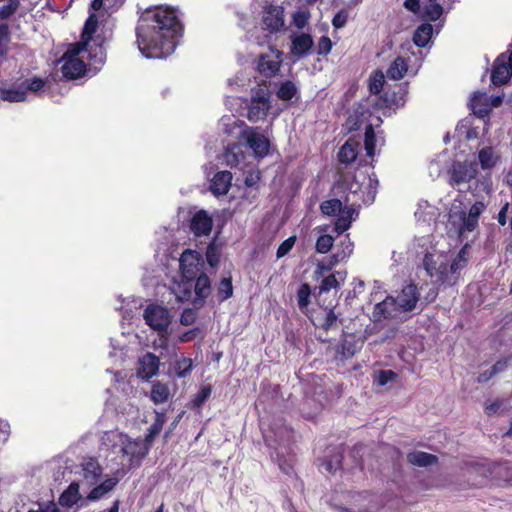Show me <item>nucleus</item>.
Returning <instances> with one entry per match:
<instances>
[{"label":"nucleus","mask_w":512,"mask_h":512,"mask_svg":"<svg viewBox=\"0 0 512 512\" xmlns=\"http://www.w3.org/2000/svg\"><path fill=\"white\" fill-rule=\"evenodd\" d=\"M182 26L173 9L157 7L145 11L136 28L140 52L146 58L162 59L171 55Z\"/></svg>","instance_id":"f257e3e1"},{"label":"nucleus","mask_w":512,"mask_h":512,"mask_svg":"<svg viewBox=\"0 0 512 512\" xmlns=\"http://www.w3.org/2000/svg\"><path fill=\"white\" fill-rule=\"evenodd\" d=\"M468 262L467 247H463L453 259L443 252L427 253L423 259V267L430 278L436 284L454 285L460 271L464 269Z\"/></svg>","instance_id":"f03ea898"},{"label":"nucleus","mask_w":512,"mask_h":512,"mask_svg":"<svg viewBox=\"0 0 512 512\" xmlns=\"http://www.w3.org/2000/svg\"><path fill=\"white\" fill-rule=\"evenodd\" d=\"M85 60L89 65L97 68L105 61V52L102 46H96L94 52L82 44H71L60 59L61 71L67 79H77L86 71Z\"/></svg>","instance_id":"7ed1b4c3"},{"label":"nucleus","mask_w":512,"mask_h":512,"mask_svg":"<svg viewBox=\"0 0 512 512\" xmlns=\"http://www.w3.org/2000/svg\"><path fill=\"white\" fill-rule=\"evenodd\" d=\"M359 184H351V193L345 197L344 201L339 199H330L324 201L320 209L327 216H337L335 230L337 233H343L350 228L352 221L358 216L360 203Z\"/></svg>","instance_id":"20e7f679"},{"label":"nucleus","mask_w":512,"mask_h":512,"mask_svg":"<svg viewBox=\"0 0 512 512\" xmlns=\"http://www.w3.org/2000/svg\"><path fill=\"white\" fill-rule=\"evenodd\" d=\"M202 265V258L196 251L188 249L182 253L179 259L181 281L174 282L170 288L179 302L187 301L192 296L193 281Z\"/></svg>","instance_id":"39448f33"},{"label":"nucleus","mask_w":512,"mask_h":512,"mask_svg":"<svg viewBox=\"0 0 512 512\" xmlns=\"http://www.w3.org/2000/svg\"><path fill=\"white\" fill-rule=\"evenodd\" d=\"M477 172V164L474 162H455L447 171V183L459 192H465L462 187L469 184Z\"/></svg>","instance_id":"423d86ee"},{"label":"nucleus","mask_w":512,"mask_h":512,"mask_svg":"<svg viewBox=\"0 0 512 512\" xmlns=\"http://www.w3.org/2000/svg\"><path fill=\"white\" fill-rule=\"evenodd\" d=\"M486 209V205L482 201L475 202L466 214L464 211L450 214V221L456 227L457 232L462 235L465 232L473 231L478 225L479 216Z\"/></svg>","instance_id":"0eeeda50"},{"label":"nucleus","mask_w":512,"mask_h":512,"mask_svg":"<svg viewBox=\"0 0 512 512\" xmlns=\"http://www.w3.org/2000/svg\"><path fill=\"white\" fill-rule=\"evenodd\" d=\"M263 29L268 33L263 38L257 37V43L264 45L270 43L271 34L280 31L284 27V9L281 6L270 5L264 9L262 17Z\"/></svg>","instance_id":"6e6552de"},{"label":"nucleus","mask_w":512,"mask_h":512,"mask_svg":"<svg viewBox=\"0 0 512 512\" xmlns=\"http://www.w3.org/2000/svg\"><path fill=\"white\" fill-rule=\"evenodd\" d=\"M239 141L244 142L256 157L263 158L269 153V140L258 131V128L245 126L240 132Z\"/></svg>","instance_id":"1a4fd4ad"},{"label":"nucleus","mask_w":512,"mask_h":512,"mask_svg":"<svg viewBox=\"0 0 512 512\" xmlns=\"http://www.w3.org/2000/svg\"><path fill=\"white\" fill-rule=\"evenodd\" d=\"M270 95L266 87H258L253 90L251 102L248 106V119L257 122L264 119L270 109Z\"/></svg>","instance_id":"9d476101"},{"label":"nucleus","mask_w":512,"mask_h":512,"mask_svg":"<svg viewBox=\"0 0 512 512\" xmlns=\"http://www.w3.org/2000/svg\"><path fill=\"white\" fill-rule=\"evenodd\" d=\"M143 317L146 324L161 336L167 332L171 323L169 311L160 305L151 304L147 306L144 310Z\"/></svg>","instance_id":"9b49d317"},{"label":"nucleus","mask_w":512,"mask_h":512,"mask_svg":"<svg viewBox=\"0 0 512 512\" xmlns=\"http://www.w3.org/2000/svg\"><path fill=\"white\" fill-rule=\"evenodd\" d=\"M282 52L276 48L271 47L270 52L262 54L258 61V70L261 74L271 77L275 75L281 64Z\"/></svg>","instance_id":"f8f14e48"},{"label":"nucleus","mask_w":512,"mask_h":512,"mask_svg":"<svg viewBox=\"0 0 512 512\" xmlns=\"http://www.w3.org/2000/svg\"><path fill=\"white\" fill-rule=\"evenodd\" d=\"M401 310L399 309L394 297L387 296L383 301L376 304L372 312L374 321H381L387 318H398Z\"/></svg>","instance_id":"ddd939ff"},{"label":"nucleus","mask_w":512,"mask_h":512,"mask_svg":"<svg viewBox=\"0 0 512 512\" xmlns=\"http://www.w3.org/2000/svg\"><path fill=\"white\" fill-rule=\"evenodd\" d=\"M15 79L0 82V100L23 102L26 100L25 87L21 83H13Z\"/></svg>","instance_id":"4468645a"},{"label":"nucleus","mask_w":512,"mask_h":512,"mask_svg":"<svg viewBox=\"0 0 512 512\" xmlns=\"http://www.w3.org/2000/svg\"><path fill=\"white\" fill-rule=\"evenodd\" d=\"M401 312H409L416 308L419 301V292L415 284H408L403 287L395 298Z\"/></svg>","instance_id":"2eb2a0df"},{"label":"nucleus","mask_w":512,"mask_h":512,"mask_svg":"<svg viewBox=\"0 0 512 512\" xmlns=\"http://www.w3.org/2000/svg\"><path fill=\"white\" fill-rule=\"evenodd\" d=\"M290 38V52L297 58L307 56L314 45L311 35L307 33L293 34Z\"/></svg>","instance_id":"dca6fc26"},{"label":"nucleus","mask_w":512,"mask_h":512,"mask_svg":"<svg viewBox=\"0 0 512 512\" xmlns=\"http://www.w3.org/2000/svg\"><path fill=\"white\" fill-rule=\"evenodd\" d=\"M511 67L507 63V56L501 54L494 62L491 80L496 86L505 84L511 75Z\"/></svg>","instance_id":"f3484780"},{"label":"nucleus","mask_w":512,"mask_h":512,"mask_svg":"<svg viewBox=\"0 0 512 512\" xmlns=\"http://www.w3.org/2000/svg\"><path fill=\"white\" fill-rule=\"evenodd\" d=\"M213 221L206 211H198L191 219L190 228L196 236H207L210 234Z\"/></svg>","instance_id":"a211bd4d"},{"label":"nucleus","mask_w":512,"mask_h":512,"mask_svg":"<svg viewBox=\"0 0 512 512\" xmlns=\"http://www.w3.org/2000/svg\"><path fill=\"white\" fill-rule=\"evenodd\" d=\"M159 358L153 353H146L139 359L138 375L143 379H150L159 370Z\"/></svg>","instance_id":"6ab92c4d"},{"label":"nucleus","mask_w":512,"mask_h":512,"mask_svg":"<svg viewBox=\"0 0 512 512\" xmlns=\"http://www.w3.org/2000/svg\"><path fill=\"white\" fill-rule=\"evenodd\" d=\"M232 183V174L229 171L217 172L210 185V191L215 196H221L228 193Z\"/></svg>","instance_id":"aec40b11"},{"label":"nucleus","mask_w":512,"mask_h":512,"mask_svg":"<svg viewBox=\"0 0 512 512\" xmlns=\"http://www.w3.org/2000/svg\"><path fill=\"white\" fill-rule=\"evenodd\" d=\"M123 456L128 458L130 465H135L145 456L143 446L140 442L131 441L126 437V441L120 446Z\"/></svg>","instance_id":"412c9836"},{"label":"nucleus","mask_w":512,"mask_h":512,"mask_svg":"<svg viewBox=\"0 0 512 512\" xmlns=\"http://www.w3.org/2000/svg\"><path fill=\"white\" fill-rule=\"evenodd\" d=\"M82 471L84 477L82 484L85 483L88 486L95 484L99 480L102 473L101 467L99 466L97 460L94 458H85L83 460Z\"/></svg>","instance_id":"4be33fe9"},{"label":"nucleus","mask_w":512,"mask_h":512,"mask_svg":"<svg viewBox=\"0 0 512 512\" xmlns=\"http://www.w3.org/2000/svg\"><path fill=\"white\" fill-rule=\"evenodd\" d=\"M98 20L95 14H90L88 19L85 22L84 29L82 32L81 41L76 44H82V46L87 47L89 50L94 52L96 46H99L96 43H93V34L96 32Z\"/></svg>","instance_id":"5701e85b"},{"label":"nucleus","mask_w":512,"mask_h":512,"mask_svg":"<svg viewBox=\"0 0 512 512\" xmlns=\"http://www.w3.org/2000/svg\"><path fill=\"white\" fill-rule=\"evenodd\" d=\"M473 113L479 117H485L491 110L490 98L486 93L476 92L470 100Z\"/></svg>","instance_id":"b1692460"},{"label":"nucleus","mask_w":512,"mask_h":512,"mask_svg":"<svg viewBox=\"0 0 512 512\" xmlns=\"http://www.w3.org/2000/svg\"><path fill=\"white\" fill-rule=\"evenodd\" d=\"M359 141L355 139H348L345 144L341 147L339 152V160L342 163H352L358 154Z\"/></svg>","instance_id":"393cba45"},{"label":"nucleus","mask_w":512,"mask_h":512,"mask_svg":"<svg viewBox=\"0 0 512 512\" xmlns=\"http://www.w3.org/2000/svg\"><path fill=\"white\" fill-rule=\"evenodd\" d=\"M195 280V283L193 282L192 290L194 289L196 300L203 301L211 292L210 279L205 274H199Z\"/></svg>","instance_id":"a878e982"},{"label":"nucleus","mask_w":512,"mask_h":512,"mask_svg":"<svg viewBox=\"0 0 512 512\" xmlns=\"http://www.w3.org/2000/svg\"><path fill=\"white\" fill-rule=\"evenodd\" d=\"M244 153L239 144L226 148L223 154V161L230 167L238 166L244 160Z\"/></svg>","instance_id":"bb28decb"},{"label":"nucleus","mask_w":512,"mask_h":512,"mask_svg":"<svg viewBox=\"0 0 512 512\" xmlns=\"http://www.w3.org/2000/svg\"><path fill=\"white\" fill-rule=\"evenodd\" d=\"M79 484L71 483L69 487L61 494L59 503L65 507H72L80 500Z\"/></svg>","instance_id":"cd10ccee"},{"label":"nucleus","mask_w":512,"mask_h":512,"mask_svg":"<svg viewBox=\"0 0 512 512\" xmlns=\"http://www.w3.org/2000/svg\"><path fill=\"white\" fill-rule=\"evenodd\" d=\"M408 70V63L402 57H397L387 69V77L393 80L402 79Z\"/></svg>","instance_id":"c85d7f7f"},{"label":"nucleus","mask_w":512,"mask_h":512,"mask_svg":"<svg viewBox=\"0 0 512 512\" xmlns=\"http://www.w3.org/2000/svg\"><path fill=\"white\" fill-rule=\"evenodd\" d=\"M433 34V27L429 23L421 24L413 35V42L418 47H425Z\"/></svg>","instance_id":"c756f323"},{"label":"nucleus","mask_w":512,"mask_h":512,"mask_svg":"<svg viewBox=\"0 0 512 512\" xmlns=\"http://www.w3.org/2000/svg\"><path fill=\"white\" fill-rule=\"evenodd\" d=\"M150 397L155 404L165 403L170 397V389L168 385L159 381L154 382Z\"/></svg>","instance_id":"7c9ffc66"},{"label":"nucleus","mask_w":512,"mask_h":512,"mask_svg":"<svg viewBox=\"0 0 512 512\" xmlns=\"http://www.w3.org/2000/svg\"><path fill=\"white\" fill-rule=\"evenodd\" d=\"M408 461L419 467H426L436 462L437 458L423 451H414L407 455Z\"/></svg>","instance_id":"2f4dec72"},{"label":"nucleus","mask_w":512,"mask_h":512,"mask_svg":"<svg viewBox=\"0 0 512 512\" xmlns=\"http://www.w3.org/2000/svg\"><path fill=\"white\" fill-rule=\"evenodd\" d=\"M117 479L115 478H108L104 482H102L100 485L94 487L89 494L87 495V498L89 500H98L102 496H104L106 493L111 491L115 485L117 484Z\"/></svg>","instance_id":"473e14b6"},{"label":"nucleus","mask_w":512,"mask_h":512,"mask_svg":"<svg viewBox=\"0 0 512 512\" xmlns=\"http://www.w3.org/2000/svg\"><path fill=\"white\" fill-rule=\"evenodd\" d=\"M126 437V435L117 430L106 431L101 437V442L107 448H115L117 446L120 447L126 441Z\"/></svg>","instance_id":"72a5a7b5"},{"label":"nucleus","mask_w":512,"mask_h":512,"mask_svg":"<svg viewBox=\"0 0 512 512\" xmlns=\"http://www.w3.org/2000/svg\"><path fill=\"white\" fill-rule=\"evenodd\" d=\"M368 114L369 112L365 105H357L353 114H351L348 118L349 129H358L360 124L367 119Z\"/></svg>","instance_id":"f704fd0d"},{"label":"nucleus","mask_w":512,"mask_h":512,"mask_svg":"<svg viewBox=\"0 0 512 512\" xmlns=\"http://www.w3.org/2000/svg\"><path fill=\"white\" fill-rule=\"evenodd\" d=\"M478 158L482 169H490L497 162V155L491 147L482 148L478 153Z\"/></svg>","instance_id":"c9c22d12"},{"label":"nucleus","mask_w":512,"mask_h":512,"mask_svg":"<svg viewBox=\"0 0 512 512\" xmlns=\"http://www.w3.org/2000/svg\"><path fill=\"white\" fill-rule=\"evenodd\" d=\"M443 5V3L440 4L437 1H428V4L424 7L422 17L429 21H436L443 13Z\"/></svg>","instance_id":"e433bc0d"},{"label":"nucleus","mask_w":512,"mask_h":512,"mask_svg":"<svg viewBox=\"0 0 512 512\" xmlns=\"http://www.w3.org/2000/svg\"><path fill=\"white\" fill-rule=\"evenodd\" d=\"M297 93L298 89L296 85L291 81H285L280 85L277 91V96L283 101H289L295 97Z\"/></svg>","instance_id":"4c0bfd02"},{"label":"nucleus","mask_w":512,"mask_h":512,"mask_svg":"<svg viewBox=\"0 0 512 512\" xmlns=\"http://www.w3.org/2000/svg\"><path fill=\"white\" fill-rule=\"evenodd\" d=\"M13 83H21L25 87V96L27 97L28 91L37 92L44 86V81L41 78L27 79L19 77Z\"/></svg>","instance_id":"58836bf2"},{"label":"nucleus","mask_w":512,"mask_h":512,"mask_svg":"<svg viewBox=\"0 0 512 512\" xmlns=\"http://www.w3.org/2000/svg\"><path fill=\"white\" fill-rule=\"evenodd\" d=\"M375 133L373 130V125L368 124L365 130V138H364V147L366 151V155L369 157H373L375 155Z\"/></svg>","instance_id":"ea45409f"},{"label":"nucleus","mask_w":512,"mask_h":512,"mask_svg":"<svg viewBox=\"0 0 512 512\" xmlns=\"http://www.w3.org/2000/svg\"><path fill=\"white\" fill-rule=\"evenodd\" d=\"M385 83V76L382 71H376L370 76L369 90L373 94H378L383 88Z\"/></svg>","instance_id":"a19ab883"},{"label":"nucleus","mask_w":512,"mask_h":512,"mask_svg":"<svg viewBox=\"0 0 512 512\" xmlns=\"http://www.w3.org/2000/svg\"><path fill=\"white\" fill-rule=\"evenodd\" d=\"M311 289L308 284H302L297 291V302L301 311L310 303Z\"/></svg>","instance_id":"79ce46f5"},{"label":"nucleus","mask_w":512,"mask_h":512,"mask_svg":"<svg viewBox=\"0 0 512 512\" xmlns=\"http://www.w3.org/2000/svg\"><path fill=\"white\" fill-rule=\"evenodd\" d=\"M334 238L331 235L324 234L319 236L316 241V251L321 254H325L330 251L333 246Z\"/></svg>","instance_id":"37998d69"},{"label":"nucleus","mask_w":512,"mask_h":512,"mask_svg":"<svg viewBox=\"0 0 512 512\" xmlns=\"http://www.w3.org/2000/svg\"><path fill=\"white\" fill-rule=\"evenodd\" d=\"M233 287L231 279L223 278L218 285V296L221 301H224L232 296Z\"/></svg>","instance_id":"c03bdc74"},{"label":"nucleus","mask_w":512,"mask_h":512,"mask_svg":"<svg viewBox=\"0 0 512 512\" xmlns=\"http://www.w3.org/2000/svg\"><path fill=\"white\" fill-rule=\"evenodd\" d=\"M192 370V360L183 358L176 362L175 372L178 377L183 378L190 374Z\"/></svg>","instance_id":"a18cd8bd"},{"label":"nucleus","mask_w":512,"mask_h":512,"mask_svg":"<svg viewBox=\"0 0 512 512\" xmlns=\"http://www.w3.org/2000/svg\"><path fill=\"white\" fill-rule=\"evenodd\" d=\"M397 377V374L392 370H380L375 374V382L380 386H385L392 382Z\"/></svg>","instance_id":"49530a36"},{"label":"nucleus","mask_w":512,"mask_h":512,"mask_svg":"<svg viewBox=\"0 0 512 512\" xmlns=\"http://www.w3.org/2000/svg\"><path fill=\"white\" fill-rule=\"evenodd\" d=\"M310 18V13L305 10H299L293 14V24L298 29H303L307 24Z\"/></svg>","instance_id":"de8ad7c7"},{"label":"nucleus","mask_w":512,"mask_h":512,"mask_svg":"<svg viewBox=\"0 0 512 512\" xmlns=\"http://www.w3.org/2000/svg\"><path fill=\"white\" fill-rule=\"evenodd\" d=\"M8 42H9L8 26L5 23H0V57L6 53Z\"/></svg>","instance_id":"09e8293b"},{"label":"nucleus","mask_w":512,"mask_h":512,"mask_svg":"<svg viewBox=\"0 0 512 512\" xmlns=\"http://www.w3.org/2000/svg\"><path fill=\"white\" fill-rule=\"evenodd\" d=\"M8 42H9L8 26L5 23H0V57L6 53Z\"/></svg>","instance_id":"8fccbe9b"},{"label":"nucleus","mask_w":512,"mask_h":512,"mask_svg":"<svg viewBox=\"0 0 512 512\" xmlns=\"http://www.w3.org/2000/svg\"><path fill=\"white\" fill-rule=\"evenodd\" d=\"M339 285L338 279L336 277V274H330L327 277H325L320 285V291L321 292H328L332 288H336Z\"/></svg>","instance_id":"3c124183"},{"label":"nucleus","mask_w":512,"mask_h":512,"mask_svg":"<svg viewBox=\"0 0 512 512\" xmlns=\"http://www.w3.org/2000/svg\"><path fill=\"white\" fill-rule=\"evenodd\" d=\"M342 251L335 255L336 261H341L352 254L353 243L349 239L341 242Z\"/></svg>","instance_id":"603ef678"},{"label":"nucleus","mask_w":512,"mask_h":512,"mask_svg":"<svg viewBox=\"0 0 512 512\" xmlns=\"http://www.w3.org/2000/svg\"><path fill=\"white\" fill-rule=\"evenodd\" d=\"M348 18H349L348 11L345 9H342L333 17L332 25L335 28H342L346 25Z\"/></svg>","instance_id":"864d4df0"},{"label":"nucleus","mask_w":512,"mask_h":512,"mask_svg":"<svg viewBox=\"0 0 512 512\" xmlns=\"http://www.w3.org/2000/svg\"><path fill=\"white\" fill-rule=\"evenodd\" d=\"M332 41L329 37L322 36L318 42L317 53L320 55H326L331 51Z\"/></svg>","instance_id":"5fc2aeb1"},{"label":"nucleus","mask_w":512,"mask_h":512,"mask_svg":"<svg viewBox=\"0 0 512 512\" xmlns=\"http://www.w3.org/2000/svg\"><path fill=\"white\" fill-rule=\"evenodd\" d=\"M295 243V238L290 237L286 239L284 242L281 243V245L278 247L277 250V257L281 258L288 254L290 250L293 248V245Z\"/></svg>","instance_id":"6e6d98bb"},{"label":"nucleus","mask_w":512,"mask_h":512,"mask_svg":"<svg viewBox=\"0 0 512 512\" xmlns=\"http://www.w3.org/2000/svg\"><path fill=\"white\" fill-rule=\"evenodd\" d=\"M211 395L210 386H206L199 391L194 399V404L196 406H201Z\"/></svg>","instance_id":"4d7b16f0"},{"label":"nucleus","mask_w":512,"mask_h":512,"mask_svg":"<svg viewBox=\"0 0 512 512\" xmlns=\"http://www.w3.org/2000/svg\"><path fill=\"white\" fill-rule=\"evenodd\" d=\"M368 181H369L370 191L368 192L367 197L362 199V201L364 203H372L374 201L376 190H375V187L373 186V183H375V185L378 184V180L373 179L372 177H369Z\"/></svg>","instance_id":"13d9d810"},{"label":"nucleus","mask_w":512,"mask_h":512,"mask_svg":"<svg viewBox=\"0 0 512 512\" xmlns=\"http://www.w3.org/2000/svg\"><path fill=\"white\" fill-rule=\"evenodd\" d=\"M336 322H337V316L335 315L333 310H330L325 317L323 327L326 330H328L331 327H333L334 325H336Z\"/></svg>","instance_id":"bf43d9fd"},{"label":"nucleus","mask_w":512,"mask_h":512,"mask_svg":"<svg viewBox=\"0 0 512 512\" xmlns=\"http://www.w3.org/2000/svg\"><path fill=\"white\" fill-rule=\"evenodd\" d=\"M17 5L10 2L0 10V18L5 19L12 15L16 10Z\"/></svg>","instance_id":"052dcab7"},{"label":"nucleus","mask_w":512,"mask_h":512,"mask_svg":"<svg viewBox=\"0 0 512 512\" xmlns=\"http://www.w3.org/2000/svg\"><path fill=\"white\" fill-rule=\"evenodd\" d=\"M404 7L417 14L420 11V0H405Z\"/></svg>","instance_id":"680f3d73"},{"label":"nucleus","mask_w":512,"mask_h":512,"mask_svg":"<svg viewBox=\"0 0 512 512\" xmlns=\"http://www.w3.org/2000/svg\"><path fill=\"white\" fill-rule=\"evenodd\" d=\"M509 211V203H506L498 213V223L504 226L507 223V213Z\"/></svg>","instance_id":"e2e57ef3"},{"label":"nucleus","mask_w":512,"mask_h":512,"mask_svg":"<svg viewBox=\"0 0 512 512\" xmlns=\"http://www.w3.org/2000/svg\"><path fill=\"white\" fill-rule=\"evenodd\" d=\"M181 324L190 325L194 322V313L191 310H185L180 318Z\"/></svg>","instance_id":"0e129e2a"},{"label":"nucleus","mask_w":512,"mask_h":512,"mask_svg":"<svg viewBox=\"0 0 512 512\" xmlns=\"http://www.w3.org/2000/svg\"><path fill=\"white\" fill-rule=\"evenodd\" d=\"M501 405H502L501 401H495V402H493V403H491L489 405H486L485 406L486 413L488 415H492L494 413H497V411L499 410Z\"/></svg>","instance_id":"69168bd1"},{"label":"nucleus","mask_w":512,"mask_h":512,"mask_svg":"<svg viewBox=\"0 0 512 512\" xmlns=\"http://www.w3.org/2000/svg\"><path fill=\"white\" fill-rule=\"evenodd\" d=\"M196 332H197L196 329L189 330V331L183 333L182 335H180L179 340L181 342H189L195 338Z\"/></svg>","instance_id":"338daca9"},{"label":"nucleus","mask_w":512,"mask_h":512,"mask_svg":"<svg viewBox=\"0 0 512 512\" xmlns=\"http://www.w3.org/2000/svg\"><path fill=\"white\" fill-rule=\"evenodd\" d=\"M506 367H507V360H500L493 365L491 370H492V372H494V375H495L499 372L504 371L506 369Z\"/></svg>","instance_id":"774afa93"}]
</instances>
